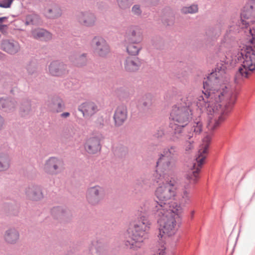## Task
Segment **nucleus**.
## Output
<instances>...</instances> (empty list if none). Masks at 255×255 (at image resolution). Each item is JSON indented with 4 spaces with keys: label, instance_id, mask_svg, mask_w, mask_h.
Here are the masks:
<instances>
[{
    "label": "nucleus",
    "instance_id": "nucleus-1",
    "mask_svg": "<svg viewBox=\"0 0 255 255\" xmlns=\"http://www.w3.org/2000/svg\"><path fill=\"white\" fill-rule=\"evenodd\" d=\"M226 70L225 64L217 65L203 84L204 95L199 96L196 102L201 112L215 117L208 126L211 130L225 121L235 102V96L229 85V77Z\"/></svg>",
    "mask_w": 255,
    "mask_h": 255
},
{
    "label": "nucleus",
    "instance_id": "nucleus-2",
    "mask_svg": "<svg viewBox=\"0 0 255 255\" xmlns=\"http://www.w3.org/2000/svg\"><path fill=\"white\" fill-rule=\"evenodd\" d=\"M158 205L152 211L159 224V239L164 241L167 238L174 235L178 227V222L183 212V208L179 204H174L169 209L164 210Z\"/></svg>",
    "mask_w": 255,
    "mask_h": 255
},
{
    "label": "nucleus",
    "instance_id": "nucleus-3",
    "mask_svg": "<svg viewBox=\"0 0 255 255\" xmlns=\"http://www.w3.org/2000/svg\"><path fill=\"white\" fill-rule=\"evenodd\" d=\"M210 137L207 136L203 140V143L199 149L196 162L193 163L190 170L186 174L181 188L177 196L179 203L183 205L188 204L191 202L190 190L192 186L196 184L199 178V172L201 166L208 153V149L210 142Z\"/></svg>",
    "mask_w": 255,
    "mask_h": 255
},
{
    "label": "nucleus",
    "instance_id": "nucleus-4",
    "mask_svg": "<svg viewBox=\"0 0 255 255\" xmlns=\"http://www.w3.org/2000/svg\"><path fill=\"white\" fill-rule=\"evenodd\" d=\"M169 173H159L156 171L155 180L158 186L155 191V195L159 201H154L151 206L152 211L158 205H161L164 210L169 209L174 204L177 202H172L177 195L175 182L169 179Z\"/></svg>",
    "mask_w": 255,
    "mask_h": 255
},
{
    "label": "nucleus",
    "instance_id": "nucleus-5",
    "mask_svg": "<svg viewBox=\"0 0 255 255\" xmlns=\"http://www.w3.org/2000/svg\"><path fill=\"white\" fill-rule=\"evenodd\" d=\"M246 35L252 45L246 46L241 50L238 56L241 63L239 73L243 77L248 78L255 70V29H247Z\"/></svg>",
    "mask_w": 255,
    "mask_h": 255
},
{
    "label": "nucleus",
    "instance_id": "nucleus-6",
    "mask_svg": "<svg viewBox=\"0 0 255 255\" xmlns=\"http://www.w3.org/2000/svg\"><path fill=\"white\" fill-rule=\"evenodd\" d=\"M151 225L152 222L147 216L138 217L127 230L129 239L126 241V245L133 249L140 248L146 238Z\"/></svg>",
    "mask_w": 255,
    "mask_h": 255
},
{
    "label": "nucleus",
    "instance_id": "nucleus-7",
    "mask_svg": "<svg viewBox=\"0 0 255 255\" xmlns=\"http://www.w3.org/2000/svg\"><path fill=\"white\" fill-rule=\"evenodd\" d=\"M191 115V111L186 107H173L170 116L172 122L170 123V126L175 133L182 132L183 128L187 125Z\"/></svg>",
    "mask_w": 255,
    "mask_h": 255
},
{
    "label": "nucleus",
    "instance_id": "nucleus-8",
    "mask_svg": "<svg viewBox=\"0 0 255 255\" xmlns=\"http://www.w3.org/2000/svg\"><path fill=\"white\" fill-rule=\"evenodd\" d=\"M176 153L177 149L175 146L165 149L156 163V171L161 173H169L172 170L174 165L172 157Z\"/></svg>",
    "mask_w": 255,
    "mask_h": 255
},
{
    "label": "nucleus",
    "instance_id": "nucleus-9",
    "mask_svg": "<svg viewBox=\"0 0 255 255\" xmlns=\"http://www.w3.org/2000/svg\"><path fill=\"white\" fill-rule=\"evenodd\" d=\"M242 23L245 25L246 28L245 32L247 29H254V27L251 25L255 22V0H250L244 7L241 13Z\"/></svg>",
    "mask_w": 255,
    "mask_h": 255
},
{
    "label": "nucleus",
    "instance_id": "nucleus-10",
    "mask_svg": "<svg viewBox=\"0 0 255 255\" xmlns=\"http://www.w3.org/2000/svg\"><path fill=\"white\" fill-rule=\"evenodd\" d=\"M104 197V190L99 185L90 187L87 189L86 199L88 202L92 205L99 204Z\"/></svg>",
    "mask_w": 255,
    "mask_h": 255
},
{
    "label": "nucleus",
    "instance_id": "nucleus-11",
    "mask_svg": "<svg viewBox=\"0 0 255 255\" xmlns=\"http://www.w3.org/2000/svg\"><path fill=\"white\" fill-rule=\"evenodd\" d=\"M102 136L100 133L93 134L88 137L84 144L85 150L90 154H95L101 149L100 141Z\"/></svg>",
    "mask_w": 255,
    "mask_h": 255
},
{
    "label": "nucleus",
    "instance_id": "nucleus-12",
    "mask_svg": "<svg viewBox=\"0 0 255 255\" xmlns=\"http://www.w3.org/2000/svg\"><path fill=\"white\" fill-rule=\"evenodd\" d=\"M76 19L81 25L91 27L95 24L97 18L93 13L85 11L79 12L76 16Z\"/></svg>",
    "mask_w": 255,
    "mask_h": 255
},
{
    "label": "nucleus",
    "instance_id": "nucleus-13",
    "mask_svg": "<svg viewBox=\"0 0 255 255\" xmlns=\"http://www.w3.org/2000/svg\"><path fill=\"white\" fill-rule=\"evenodd\" d=\"M63 162L60 159L52 157L46 161L44 170L49 174H56L61 170Z\"/></svg>",
    "mask_w": 255,
    "mask_h": 255
},
{
    "label": "nucleus",
    "instance_id": "nucleus-14",
    "mask_svg": "<svg viewBox=\"0 0 255 255\" xmlns=\"http://www.w3.org/2000/svg\"><path fill=\"white\" fill-rule=\"evenodd\" d=\"M95 52L100 56L104 57L110 52V48L106 40L101 37H94L92 41Z\"/></svg>",
    "mask_w": 255,
    "mask_h": 255
},
{
    "label": "nucleus",
    "instance_id": "nucleus-15",
    "mask_svg": "<svg viewBox=\"0 0 255 255\" xmlns=\"http://www.w3.org/2000/svg\"><path fill=\"white\" fill-rule=\"evenodd\" d=\"M78 110L82 113L83 117H89L95 114L99 111V107L96 103L89 101L81 104Z\"/></svg>",
    "mask_w": 255,
    "mask_h": 255
},
{
    "label": "nucleus",
    "instance_id": "nucleus-16",
    "mask_svg": "<svg viewBox=\"0 0 255 255\" xmlns=\"http://www.w3.org/2000/svg\"><path fill=\"white\" fill-rule=\"evenodd\" d=\"M141 64V61L137 57H128L124 61V67L128 72H135L139 69Z\"/></svg>",
    "mask_w": 255,
    "mask_h": 255
},
{
    "label": "nucleus",
    "instance_id": "nucleus-17",
    "mask_svg": "<svg viewBox=\"0 0 255 255\" xmlns=\"http://www.w3.org/2000/svg\"><path fill=\"white\" fill-rule=\"evenodd\" d=\"M49 73L54 76H60L66 73V66L59 61H52L49 65Z\"/></svg>",
    "mask_w": 255,
    "mask_h": 255
},
{
    "label": "nucleus",
    "instance_id": "nucleus-18",
    "mask_svg": "<svg viewBox=\"0 0 255 255\" xmlns=\"http://www.w3.org/2000/svg\"><path fill=\"white\" fill-rule=\"evenodd\" d=\"M127 109L126 106L121 105L117 107L114 116L116 125H122L127 118Z\"/></svg>",
    "mask_w": 255,
    "mask_h": 255
},
{
    "label": "nucleus",
    "instance_id": "nucleus-19",
    "mask_svg": "<svg viewBox=\"0 0 255 255\" xmlns=\"http://www.w3.org/2000/svg\"><path fill=\"white\" fill-rule=\"evenodd\" d=\"M126 38L128 42L139 43L142 39V33L138 28L131 27L126 32Z\"/></svg>",
    "mask_w": 255,
    "mask_h": 255
},
{
    "label": "nucleus",
    "instance_id": "nucleus-20",
    "mask_svg": "<svg viewBox=\"0 0 255 255\" xmlns=\"http://www.w3.org/2000/svg\"><path fill=\"white\" fill-rule=\"evenodd\" d=\"M47 106L48 110L54 113H60L64 109L63 101L58 97H55L49 100Z\"/></svg>",
    "mask_w": 255,
    "mask_h": 255
},
{
    "label": "nucleus",
    "instance_id": "nucleus-21",
    "mask_svg": "<svg viewBox=\"0 0 255 255\" xmlns=\"http://www.w3.org/2000/svg\"><path fill=\"white\" fill-rule=\"evenodd\" d=\"M203 124L200 118H197L191 123L190 128V131L187 134L188 138L193 137L194 135L200 134L202 131Z\"/></svg>",
    "mask_w": 255,
    "mask_h": 255
},
{
    "label": "nucleus",
    "instance_id": "nucleus-22",
    "mask_svg": "<svg viewBox=\"0 0 255 255\" xmlns=\"http://www.w3.org/2000/svg\"><path fill=\"white\" fill-rule=\"evenodd\" d=\"M28 198L32 200H38L43 198V194L40 187L32 186L28 187L26 191Z\"/></svg>",
    "mask_w": 255,
    "mask_h": 255
},
{
    "label": "nucleus",
    "instance_id": "nucleus-23",
    "mask_svg": "<svg viewBox=\"0 0 255 255\" xmlns=\"http://www.w3.org/2000/svg\"><path fill=\"white\" fill-rule=\"evenodd\" d=\"M44 15L49 18H55L61 16V9L56 5L53 4L45 8Z\"/></svg>",
    "mask_w": 255,
    "mask_h": 255
},
{
    "label": "nucleus",
    "instance_id": "nucleus-24",
    "mask_svg": "<svg viewBox=\"0 0 255 255\" xmlns=\"http://www.w3.org/2000/svg\"><path fill=\"white\" fill-rule=\"evenodd\" d=\"M1 47L4 51L10 54H15L20 49V46L17 42L15 41L10 42L9 40L3 41Z\"/></svg>",
    "mask_w": 255,
    "mask_h": 255
},
{
    "label": "nucleus",
    "instance_id": "nucleus-25",
    "mask_svg": "<svg viewBox=\"0 0 255 255\" xmlns=\"http://www.w3.org/2000/svg\"><path fill=\"white\" fill-rule=\"evenodd\" d=\"M4 238L7 243L14 244L18 240L19 234L15 230L9 229L6 231Z\"/></svg>",
    "mask_w": 255,
    "mask_h": 255
},
{
    "label": "nucleus",
    "instance_id": "nucleus-26",
    "mask_svg": "<svg viewBox=\"0 0 255 255\" xmlns=\"http://www.w3.org/2000/svg\"><path fill=\"white\" fill-rule=\"evenodd\" d=\"M32 36L34 38H42L44 40H47L51 38V34L48 31L42 29H36L32 31Z\"/></svg>",
    "mask_w": 255,
    "mask_h": 255
},
{
    "label": "nucleus",
    "instance_id": "nucleus-27",
    "mask_svg": "<svg viewBox=\"0 0 255 255\" xmlns=\"http://www.w3.org/2000/svg\"><path fill=\"white\" fill-rule=\"evenodd\" d=\"M139 43H135L134 42H128V44L127 47L128 52L133 55L138 54L139 51L141 49V47L139 44Z\"/></svg>",
    "mask_w": 255,
    "mask_h": 255
},
{
    "label": "nucleus",
    "instance_id": "nucleus-28",
    "mask_svg": "<svg viewBox=\"0 0 255 255\" xmlns=\"http://www.w3.org/2000/svg\"><path fill=\"white\" fill-rule=\"evenodd\" d=\"M9 157L6 155H0V171L6 170L10 165Z\"/></svg>",
    "mask_w": 255,
    "mask_h": 255
},
{
    "label": "nucleus",
    "instance_id": "nucleus-29",
    "mask_svg": "<svg viewBox=\"0 0 255 255\" xmlns=\"http://www.w3.org/2000/svg\"><path fill=\"white\" fill-rule=\"evenodd\" d=\"M14 103L8 99L1 98L0 99V108L11 110L14 107Z\"/></svg>",
    "mask_w": 255,
    "mask_h": 255
},
{
    "label": "nucleus",
    "instance_id": "nucleus-30",
    "mask_svg": "<svg viewBox=\"0 0 255 255\" xmlns=\"http://www.w3.org/2000/svg\"><path fill=\"white\" fill-rule=\"evenodd\" d=\"M198 10L197 4H192L190 6H184L181 9V11L183 14H193L196 13Z\"/></svg>",
    "mask_w": 255,
    "mask_h": 255
},
{
    "label": "nucleus",
    "instance_id": "nucleus-31",
    "mask_svg": "<svg viewBox=\"0 0 255 255\" xmlns=\"http://www.w3.org/2000/svg\"><path fill=\"white\" fill-rule=\"evenodd\" d=\"M86 56L83 54L76 58L75 64L78 66H82L86 64Z\"/></svg>",
    "mask_w": 255,
    "mask_h": 255
},
{
    "label": "nucleus",
    "instance_id": "nucleus-32",
    "mask_svg": "<svg viewBox=\"0 0 255 255\" xmlns=\"http://www.w3.org/2000/svg\"><path fill=\"white\" fill-rule=\"evenodd\" d=\"M118 4L122 8L128 7L132 2V0H118Z\"/></svg>",
    "mask_w": 255,
    "mask_h": 255
},
{
    "label": "nucleus",
    "instance_id": "nucleus-33",
    "mask_svg": "<svg viewBox=\"0 0 255 255\" xmlns=\"http://www.w3.org/2000/svg\"><path fill=\"white\" fill-rule=\"evenodd\" d=\"M13 0H2L0 1V7L3 8H9Z\"/></svg>",
    "mask_w": 255,
    "mask_h": 255
},
{
    "label": "nucleus",
    "instance_id": "nucleus-34",
    "mask_svg": "<svg viewBox=\"0 0 255 255\" xmlns=\"http://www.w3.org/2000/svg\"><path fill=\"white\" fill-rule=\"evenodd\" d=\"M132 11L135 14H139L141 12L140 7L137 5L133 6Z\"/></svg>",
    "mask_w": 255,
    "mask_h": 255
},
{
    "label": "nucleus",
    "instance_id": "nucleus-35",
    "mask_svg": "<svg viewBox=\"0 0 255 255\" xmlns=\"http://www.w3.org/2000/svg\"><path fill=\"white\" fill-rule=\"evenodd\" d=\"M192 148H193V145H192V142L191 141L186 142V144H185V150L186 151H189L190 149H192Z\"/></svg>",
    "mask_w": 255,
    "mask_h": 255
},
{
    "label": "nucleus",
    "instance_id": "nucleus-36",
    "mask_svg": "<svg viewBox=\"0 0 255 255\" xmlns=\"http://www.w3.org/2000/svg\"><path fill=\"white\" fill-rule=\"evenodd\" d=\"M165 248L159 249L154 255H165Z\"/></svg>",
    "mask_w": 255,
    "mask_h": 255
},
{
    "label": "nucleus",
    "instance_id": "nucleus-37",
    "mask_svg": "<svg viewBox=\"0 0 255 255\" xmlns=\"http://www.w3.org/2000/svg\"><path fill=\"white\" fill-rule=\"evenodd\" d=\"M70 116V113L68 112H65L61 115V117L66 118Z\"/></svg>",
    "mask_w": 255,
    "mask_h": 255
},
{
    "label": "nucleus",
    "instance_id": "nucleus-38",
    "mask_svg": "<svg viewBox=\"0 0 255 255\" xmlns=\"http://www.w3.org/2000/svg\"><path fill=\"white\" fill-rule=\"evenodd\" d=\"M6 28V25L0 24V31L3 32V30Z\"/></svg>",
    "mask_w": 255,
    "mask_h": 255
},
{
    "label": "nucleus",
    "instance_id": "nucleus-39",
    "mask_svg": "<svg viewBox=\"0 0 255 255\" xmlns=\"http://www.w3.org/2000/svg\"><path fill=\"white\" fill-rule=\"evenodd\" d=\"M3 124V120L2 117L0 115V129L2 128Z\"/></svg>",
    "mask_w": 255,
    "mask_h": 255
},
{
    "label": "nucleus",
    "instance_id": "nucleus-40",
    "mask_svg": "<svg viewBox=\"0 0 255 255\" xmlns=\"http://www.w3.org/2000/svg\"><path fill=\"white\" fill-rule=\"evenodd\" d=\"M7 17H0V23L2 22L4 19H6Z\"/></svg>",
    "mask_w": 255,
    "mask_h": 255
}]
</instances>
